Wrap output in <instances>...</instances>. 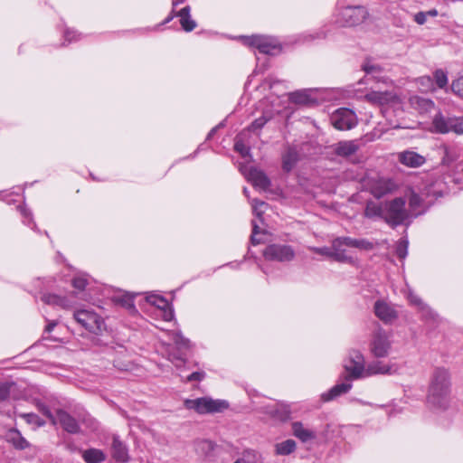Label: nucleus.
I'll return each instance as SVG.
<instances>
[{"mask_svg": "<svg viewBox=\"0 0 463 463\" xmlns=\"http://www.w3.org/2000/svg\"><path fill=\"white\" fill-rule=\"evenodd\" d=\"M234 148L243 157L250 156V148L240 140H236Z\"/></svg>", "mask_w": 463, "mask_h": 463, "instance_id": "52", "label": "nucleus"}, {"mask_svg": "<svg viewBox=\"0 0 463 463\" xmlns=\"http://www.w3.org/2000/svg\"><path fill=\"white\" fill-rule=\"evenodd\" d=\"M395 364H387L381 361H373L365 366L364 378L375 374H393L397 373Z\"/></svg>", "mask_w": 463, "mask_h": 463, "instance_id": "14", "label": "nucleus"}, {"mask_svg": "<svg viewBox=\"0 0 463 463\" xmlns=\"http://www.w3.org/2000/svg\"><path fill=\"white\" fill-rule=\"evenodd\" d=\"M450 132L457 135H463V116H455L454 123Z\"/></svg>", "mask_w": 463, "mask_h": 463, "instance_id": "49", "label": "nucleus"}, {"mask_svg": "<svg viewBox=\"0 0 463 463\" xmlns=\"http://www.w3.org/2000/svg\"><path fill=\"white\" fill-rule=\"evenodd\" d=\"M374 313L385 324L393 322L398 317L396 310L390 304L382 300L375 302Z\"/></svg>", "mask_w": 463, "mask_h": 463, "instance_id": "13", "label": "nucleus"}, {"mask_svg": "<svg viewBox=\"0 0 463 463\" xmlns=\"http://www.w3.org/2000/svg\"><path fill=\"white\" fill-rule=\"evenodd\" d=\"M65 38V42L71 43L75 40L76 31H59Z\"/></svg>", "mask_w": 463, "mask_h": 463, "instance_id": "57", "label": "nucleus"}, {"mask_svg": "<svg viewBox=\"0 0 463 463\" xmlns=\"http://www.w3.org/2000/svg\"><path fill=\"white\" fill-rule=\"evenodd\" d=\"M458 157L459 154L455 148H451L446 146H443V156L441 158V164L443 165H450L453 162L458 160Z\"/></svg>", "mask_w": 463, "mask_h": 463, "instance_id": "35", "label": "nucleus"}, {"mask_svg": "<svg viewBox=\"0 0 463 463\" xmlns=\"http://www.w3.org/2000/svg\"><path fill=\"white\" fill-rule=\"evenodd\" d=\"M74 319L82 327L93 334H99L104 328L103 319L90 310H78L73 315Z\"/></svg>", "mask_w": 463, "mask_h": 463, "instance_id": "6", "label": "nucleus"}, {"mask_svg": "<svg viewBox=\"0 0 463 463\" xmlns=\"http://www.w3.org/2000/svg\"><path fill=\"white\" fill-rule=\"evenodd\" d=\"M364 215L368 218L380 217L383 219V203L368 202L364 210Z\"/></svg>", "mask_w": 463, "mask_h": 463, "instance_id": "33", "label": "nucleus"}, {"mask_svg": "<svg viewBox=\"0 0 463 463\" xmlns=\"http://www.w3.org/2000/svg\"><path fill=\"white\" fill-rule=\"evenodd\" d=\"M391 347L392 342L386 332L378 330L374 333L370 345V350L375 357L382 358L388 356Z\"/></svg>", "mask_w": 463, "mask_h": 463, "instance_id": "10", "label": "nucleus"}, {"mask_svg": "<svg viewBox=\"0 0 463 463\" xmlns=\"http://www.w3.org/2000/svg\"><path fill=\"white\" fill-rule=\"evenodd\" d=\"M433 81L439 89L445 88L448 85L447 73L443 70H436Z\"/></svg>", "mask_w": 463, "mask_h": 463, "instance_id": "43", "label": "nucleus"}, {"mask_svg": "<svg viewBox=\"0 0 463 463\" xmlns=\"http://www.w3.org/2000/svg\"><path fill=\"white\" fill-rule=\"evenodd\" d=\"M298 159V152L293 148H288L282 156V167L286 172H289L295 166Z\"/></svg>", "mask_w": 463, "mask_h": 463, "instance_id": "26", "label": "nucleus"}, {"mask_svg": "<svg viewBox=\"0 0 463 463\" xmlns=\"http://www.w3.org/2000/svg\"><path fill=\"white\" fill-rule=\"evenodd\" d=\"M455 116L437 113L432 119V128L435 132L439 134L450 133L454 123Z\"/></svg>", "mask_w": 463, "mask_h": 463, "instance_id": "15", "label": "nucleus"}, {"mask_svg": "<svg viewBox=\"0 0 463 463\" xmlns=\"http://www.w3.org/2000/svg\"><path fill=\"white\" fill-rule=\"evenodd\" d=\"M113 457L119 461H126L128 459V450L125 445L118 439L113 438L112 441Z\"/></svg>", "mask_w": 463, "mask_h": 463, "instance_id": "32", "label": "nucleus"}, {"mask_svg": "<svg viewBox=\"0 0 463 463\" xmlns=\"http://www.w3.org/2000/svg\"><path fill=\"white\" fill-rule=\"evenodd\" d=\"M56 326H57V322H55V321L49 322L44 329V332L51 333Z\"/></svg>", "mask_w": 463, "mask_h": 463, "instance_id": "61", "label": "nucleus"}, {"mask_svg": "<svg viewBox=\"0 0 463 463\" xmlns=\"http://www.w3.org/2000/svg\"><path fill=\"white\" fill-rule=\"evenodd\" d=\"M204 377H205L204 372H203V371L202 372H194L187 376L186 382H194V381L201 382L202 380L204 379Z\"/></svg>", "mask_w": 463, "mask_h": 463, "instance_id": "54", "label": "nucleus"}, {"mask_svg": "<svg viewBox=\"0 0 463 463\" xmlns=\"http://www.w3.org/2000/svg\"><path fill=\"white\" fill-rule=\"evenodd\" d=\"M398 160L401 164L408 167L421 166L426 159L423 156L414 151H403L398 155Z\"/></svg>", "mask_w": 463, "mask_h": 463, "instance_id": "19", "label": "nucleus"}, {"mask_svg": "<svg viewBox=\"0 0 463 463\" xmlns=\"http://www.w3.org/2000/svg\"><path fill=\"white\" fill-rule=\"evenodd\" d=\"M276 454L278 455H289L296 449V442L293 439H287L275 446Z\"/></svg>", "mask_w": 463, "mask_h": 463, "instance_id": "34", "label": "nucleus"}, {"mask_svg": "<svg viewBox=\"0 0 463 463\" xmlns=\"http://www.w3.org/2000/svg\"><path fill=\"white\" fill-rule=\"evenodd\" d=\"M161 310L163 312V317L165 321H170L173 319L174 313H173V310L169 307V306L167 307H165V309H161Z\"/></svg>", "mask_w": 463, "mask_h": 463, "instance_id": "60", "label": "nucleus"}, {"mask_svg": "<svg viewBox=\"0 0 463 463\" xmlns=\"http://www.w3.org/2000/svg\"><path fill=\"white\" fill-rule=\"evenodd\" d=\"M449 395V373L445 368H436L430 379L428 402L435 407L445 408L448 405Z\"/></svg>", "mask_w": 463, "mask_h": 463, "instance_id": "1", "label": "nucleus"}, {"mask_svg": "<svg viewBox=\"0 0 463 463\" xmlns=\"http://www.w3.org/2000/svg\"><path fill=\"white\" fill-rule=\"evenodd\" d=\"M185 408L194 410L199 414L222 412L228 409L229 402L225 400H214L210 397H201L184 401Z\"/></svg>", "mask_w": 463, "mask_h": 463, "instance_id": "4", "label": "nucleus"}, {"mask_svg": "<svg viewBox=\"0 0 463 463\" xmlns=\"http://www.w3.org/2000/svg\"><path fill=\"white\" fill-rule=\"evenodd\" d=\"M290 409L288 405L286 404H278L276 409L270 412V414L277 418L279 420L285 421L290 416Z\"/></svg>", "mask_w": 463, "mask_h": 463, "instance_id": "36", "label": "nucleus"}, {"mask_svg": "<svg viewBox=\"0 0 463 463\" xmlns=\"http://www.w3.org/2000/svg\"><path fill=\"white\" fill-rule=\"evenodd\" d=\"M146 301L151 305L156 307L159 309H165L168 307V301L160 296L157 295H150L146 298Z\"/></svg>", "mask_w": 463, "mask_h": 463, "instance_id": "41", "label": "nucleus"}, {"mask_svg": "<svg viewBox=\"0 0 463 463\" xmlns=\"http://www.w3.org/2000/svg\"><path fill=\"white\" fill-rule=\"evenodd\" d=\"M86 285H87V279L84 278H75L72 280V286L80 290L84 289Z\"/></svg>", "mask_w": 463, "mask_h": 463, "instance_id": "55", "label": "nucleus"}, {"mask_svg": "<svg viewBox=\"0 0 463 463\" xmlns=\"http://www.w3.org/2000/svg\"><path fill=\"white\" fill-rule=\"evenodd\" d=\"M39 411H41L43 415H45L51 421L53 425L56 424V418H55V415H53L50 409L48 408L47 405H45L44 403L43 402H37L36 404Z\"/></svg>", "mask_w": 463, "mask_h": 463, "instance_id": "47", "label": "nucleus"}, {"mask_svg": "<svg viewBox=\"0 0 463 463\" xmlns=\"http://www.w3.org/2000/svg\"><path fill=\"white\" fill-rule=\"evenodd\" d=\"M243 463H258L260 460V455L253 449H245L241 458H240Z\"/></svg>", "mask_w": 463, "mask_h": 463, "instance_id": "42", "label": "nucleus"}, {"mask_svg": "<svg viewBox=\"0 0 463 463\" xmlns=\"http://www.w3.org/2000/svg\"><path fill=\"white\" fill-rule=\"evenodd\" d=\"M408 240L405 238L400 239L396 246V254L400 259H405L408 254Z\"/></svg>", "mask_w": 463, "mask_h": 463, "instance_id": "44", "label": "nucleus"}, {"mask_svg": "<svg viewBox=\"0 0 463 463\" xmlns=\"http://www.w3.org/2000/svg\"><path fill=\"white\" fill-rule=\"evenodd\" d=\"M288 99L291 102L300 105H307L313 101L309 95V90H301L288 94Z\"/></svg>", "mask_w": 463, "mask_h": 463, "instance_id": "25", "label": "nucleus"}, {"mask_svg": "<svg viewBox=\"0 0 463 463\" xmlns=\"http://www.w3.org/2000/svg\"><path fill=\"white\" fill-rule=\"evenodd\" d=\"M409 204L411 210L415 211L421 204V198L419 194L411 192L409 197Z\"/></svg>", "mask_w": 463, "mask_h": 463, "instance_id": "50", "label": "nucleus"}, {"mask_svg": "<svg viewBox=\"0 0 463 463\" xmlns=\"http://www.w3.org/2000/svg\"><path fill=\"white\" fill-rule=\"evenodd\" d=\"M272 118L271 113L265 112L261 117L256 118L249 127L250 131L260 129Z\"/></svg>", "mask_w": 463, "mask_h": 463, "instance_id": "38", "label": "nucleus"}, {"mask_svg": "<svg viewBox=\"0 0 463 463\" xmlns=\"http://www.w3.org/2000/svg\"><path fill=\"white\" fill-rule=\"evenodd\" d=\"M426 13H427V16H433L434 17V16H436L438 14V11L436 9H431V10L426 12Z\"/></svg>", "mask_w": 463, "mask_h": 463, "instance_id": "64", "label": "nucleus"}, {"mask_svg": "<svg viewBox=\"0 0 463 463\" xmlns=\"http://www.w3.org/2000/svg\"><path fill=\"white\" fill-rule=\"evenodd\" d=\"M55 418L56 424L60 423L67 432L75 434L80 431V426L77 420L65 411L58 410L56 411Z\"/></svg>", "mask_w": 463, "mask_h": 463, "instance_id": "16", "label": "nucleus"}, {"mask_svg": "<svg viewBox=\"0 0 463 463\" xmlns=\"http://www.w3.org/2000/svg\"><path fill=\"white\" fill-rule=\"evenodd\" d=\"M260 233V228L255 222H252V235L250 237L251 243L253 245L259 244L260 241L256 238V235Z\"/></svg>", "mask_w": 463, "mask_h": 463, "instance_id": "56", "label": "nucleus"}, {"mask_svg": "<svg viewBox=\"0 0 463 463\" xmlns=\"http://www.w3.org/2000/svg\"><path fill=\"white\" fill-rule=\"evenodd\" d=\"M200 446H202L203 449H213L212 442H210L208 440H203V441L200 442Z\"/></svg>", "mask_w": 463, "mask_h": 463, "instance_id": "62", "label": "nucleus"}, {"mask_svg": "<svg viewBox=\"0 0 463 463\" xmlns=\"http://www.w3.org/2000/svg\"><path fill=\"white\" fill-rule=\"evenodd\" d=\"M397 189V184L390 178H380L375 180L371 185V193L376 198H382L388 194H392Z\"/></svg>", "mask_w": 463, "mask_h": 463, "instance_id": "11", "label": "nucleus"}, {"mask_svg": "<svg viewBox=\"0 0 463 463\" xmlns=\"http://www.w3.org/2000/svg\"><path fill=\"white\" fill-rule=\"evenodd\" d=\"M410 106L420 114L430 113L435 108V103L430 99L418 95L409 98Z\"/></svg>", "mask_w": 463, "mask_h": 463, "instance_id": "18", "label": "nucleus"}, {"mask_svg": "<svg viewBox=\"0 0 463 463\" xmlns=\"http://www.w3.org/2000/svg\"><path fill=\"white\" fill-rule=\"evenodd\" d=\"M408 300L411 305L417 307L419 310H420L423 313L424 317H430L431 318L434 317L432 311L429 308V307L426 304L423 303V301L420 299L419 296L415 295L412 292H410L408 294Z\"/></svg>", "mask_w": 463, "mask_h": 463, "instance_id": "31", "label": "nucleus"}, {"mask_svg": "<svg viewBox=\"0 0 463 463\" xmlns=\"http://www.w3.org/2000/svg\"><path fill=\"white\" fill-rule=\"evenodd\" d=\"M246 177L248 181L253 184V186L260 189L266 190L270 185V181L267 175L257 168H250L248 171Z\"/></svg>", "mask_w": 463, "mask_h": 463, "instance_id": "20", "label": "nucleus"}, {"mask_svg": "<svg viewBox=\"0 0 463 463\" xmlns=\"http://www.w3.org/2000/svg\"><path fill=\"white\" fill-rule=\"evenodd\" d=\"M334 260L338 262L354 263V260L347 253V243L345 237H338L332 241Z\"/></svg>", "mask_w": 463, "mask_h": 463, "instance_id": "12", "label": "nucleus"}, {"mask_svg": "<svg viewBox=\"0 0 463 463\" xmlns=\"http://www.w3.org/2000/svg\"><path fill=\"white\" fill-rule=\"evenodd\" d=\"M345 26L354 27L361 25L368 18V12L363 6H346L341 13Z\"/></svg>", "mask_w": 463, "mask_h": 463, "instance_id": "9", "label": "nucleus"}, {"mask_svg": "<svg viewBox=\"0 0 463 463\" xmlns=\"http://www.w3.org/2000/svg\"><path fill=\"white\" fill-rule=\"evenodd\" d=\"M263 256L268 260L287 262L295 258V250L290 245L270 244L265 248Z\"/></svg>", "mask_w": 463, "mask_h": 463, "instance_id": "7", "label": "nucleus"}, {"mask_svg": "<svg viewBox=\"0 0 463 463\" xmlns=\"http://www.w3.org/2000/svg\"><path fill=\"white\" fill-rule=\"evenodd\" d=\"M363 69L364 71L370 74V73H374L376 71H378L380 70L379 66L377 65H374V64H371L369 62H366L364 66H363Z\"/></svg>", "mask_w": 463, "mask_h": 463, "instance_id": "59", "label": "nucleus"}, {"mask_svg": "<svg viewBox=\"0 0 463 463\" xmlns=\"http://www.w3.org/2000/svg\"><path fill=\"white\" fill-rule=\"evenodd\" d=\"M42 300L47 305L60 306L62 308L71 307L70 301L62 297L54 294H46L42 297Z\"/></svg>", "mask_w": 463, "mask_h": 463, "instance_id": "27", "label": "nucleus"}, {"mask_svg": "<svg viewBox=\"0 0 463 463\" xmlns=\"http://www.w3.org/2000/svg\"><path fill=\"white\" fill-rule=\"evenodd\" d=\"M395 98V95L391 91H377L373 90L367 93L364 99L373 104L383 105L391 102Z\"/></svg>", "mask_w": 463, "mask_h": 463, "instance_id": "21", "label": "nucleus"}, {"mask_svg": "<svg viewBox=\"0 0 463 463\" xmlns=\"http://www.w3.org/2000/svg\"><path fill=\"white\" fill-rule=\"evenodd\" d=\"M82 458L87 463H99L106 459V456L103 451L97 449L84 450Z\"/></svg>", "mask_w": 463, "mask_h": 463, "instance_id": "29", "label": "nucleus"}, {"mask_svg": "<svg viewBox=\"0 0 463 463\" xmlns=\"http://www.w3.org/2000/svg\"><path fill=\"white\" fill-rule=\"evenodd\" d=\"M352 388L351 381H346L335 384L327 392L322 394V399L325 402H329L342 394L346 393Z\"/></svg>", "mask_w": 463, "mask_h": 463, "instance_id": "22", "label": "nucleus"}, {"mask_svg": "<svg viewBox=\"0 0 463 463\" xmlns=\"http://www.w3.org/2000/svg\"><path fill=\"white\" fill-rule=\"evenodd\" d=\"M115 301L128 310L136 311L133 296L128 293L115 297Z\"/></svg>", "mask_w": 463, "mask_h": 463, "instance_id": "37", "label": "nucleus"}, {"mask_svg": "<svg viewBox=\"0 0 463 463\" xmlns=\"http://www.w3.org/2000/svg\"><path fill=\"white\" fill-rule=\"evenodd\" d=\"M308 249L311 251L315 252V253H317V254H320V255H323V256L334 259V253H333V247L332 246H331V248H329V247H321V248H318V247H309Z\"/></svg>", "mask_w": 463, "mask_h": 463, "instance_id": "48", "label": "nucleus"}, {"mask_svg": "<svg viewBox=\"0 0 463 463\" xmlns=\"http://www.w3.org/2000/svg\"><path fill=\"white\" fill-rule=\"evenodd\" d=\"M292 431L294 436L299 439L302 442H307L316 438V433L313 430L305 428L300 421L292 423Z\"/></svg>", "mask_w": 463, "mask_h": 463, "instance_id": "24", "label": "nucleus"}, {"mask_svg": "<svg viewBox=\"0 0 463 463\" xmlns=\"http://www.w3.org/2000/svg\"><path fill=\"white\" fill-rule=\"evenodd\" d=\"M324 37H325V34L323 33H316V35L310 34L308 36V38H309L308 41H313L315 39H319V38H324Z\"/></svg>", "mask_w": 463, "mask_h": 463, "instance_id": "63", "label": "nucleus"}, {"mask_svg": "<svg viewBox=\"0 0 463 463\" xmlns=\"http://www.w3.org/2000/svg\"><path fill=\"white\" fill-rule=\"evenodd\" d=\"M426 18L427 13L425 12H419L414 15V21L420 25H422L426 22Z\"/></svg>", "mask_w": 463, "mask_h": 463, "instance_id": "58", "label": "nucleus"}, {"mask_svg": "<svg viewBox=\"0 0 463 463\" xmlns=\"http://www.w3.org/2000/svg\"><path fill=\"white\" fill-rule=\"evenodd\" d=\"M405 199L402 197L383 203V220L391 226L396 227L409 218L405 208Z\"/></svg>", "mask_w": 463, "mask_h": 463, "instance_id": "3", "label": "nucleus"}, {"mask_svg": "<svg viewBox=\"0 0 463 463\" xmlns=\"http://www.w3.org/2000/svg\"><path fill=\"white\" fill-rule=\"evenodd\" d=\"M6 440L17 449H24L30 446V443L22 436L16 429H11L6 433Z\"/></svg>", "mask_w": 463, "mask_h": 463, "instance_id": "23", "label": "nucleus"}, {"mask_svg": "<svg viewBox=\"0 0 463 463\" xmlns=\"http://www.w3.org/2000/svg\"><path fill=\"white\" fill-rule=\"evenodd\" d=\"M418 84L421 91H433L435 90L433 79L430 76L419 78Z\"/></svg>", "mask_w": 463, "mask_h": 463, "instance_id": "40", "label": "nucleus"}, {"mask_svg": "<svg viewBox=\"0 0 463 463\" xmlns=\"http://www.w3.org/2000/svg\"><path fill=\"white\" fill-rule=\"evenodd\" d=\"M451 90L457 96L463 98V76L452 81Z\"/></svg>", "mask_w": 463, "mask_h": 463, "instance_id": "46", "label": "nucleus"}, {"mask_svg": "<svg viewBox=\"0 0 463 463\" xmlns=\"http://www.w3.org/2000/svg\"><path fill=\"white\" fill-rule=\"evenodd\" d=\"M332 125L338 130H348L354 128L357 124L355 113L346 108H341L335 110L331 116Z\"/></svg>", "mask_w": 463, "mask_h": 463, "instance_id": "8", "label": "nucleus"}, {"mask_svg": "<svg viewBox=\"0 0 463 463\" xmlns=\"http://www.w3.org/2000/svg\"><path fill=\"white\" fill-rule=\"evenodd\" d=\"M347 247L355 248L360 250H371L373 249L374 245L372 241H369L365 239H354L351 237H345Z\"/></svg>", "mask_w": 463, "mask_h": 463, "instance_id": "28", "label": "nucleus"}, {"mask_svg": "<svg viewBox=\"0 0 463 463\" xmlns=\"http://www.w3.org/2000/svg\"><path fill=\"white\" fill-rule=\"evenodd\" d=\"M243 45L256 48L260 52L274 55L280 52V44L279 42L269 36L262 34L240 35L236 37Z\"/></svg>", "mask_w": 463, "mask_h": 463, "instance_id": "2", "label": "nucleus"}, {"mask_svg": "<svg viewBox=\"0 0 463 463\" xmlns=\"http://www.w3.org/2000/svg\"><path fill=\"white\" fill-rule=\"evenodd\" d=\"M178 16L180 17L182 29H194L197 26L196 22L191 18L189 6L182 8L178 13Z\"/></svg>", "mask_w": 463, "mask_h": 463, "instance_id": "30", "label": "nucleus"}, {"mask_svg": "<svg viewBox=\"0 0 463 463\" xmlns=\"http://www.w3.org/2000/svg\"><path fill=\"white\" fill-rule=\"evenodd\" d=\"M360 146L356 140L340 141L332 146L334 154L341 157H348L354 155Z\"/></svg>", "mask_w": 463, "mask_h": 463, "instance_id": "17", "label": "nucleus"}, {"mask_svg": "<svg viewBox=\"0 0 463 463\" xmlns=\"http://www.w3.org/2000/svg\"><path fill=\"white\" fill-rule=\"evenodd\" d=\"M345 380L353 381L364 378L365 361L361 352L352 350L344 360Z\"/></svg>", "mask_w": 463, "mask_h": 463, "instance_id": "5", "label": "nucleus"}, {"mask_svg": "<svg viewBox=\"0 0 463 463\" xmlns=\"http://www.w3.org/2000/svg\"><path fill=\"white\" fill-rule=\"evenodd\" d=\"M175 343L179 348H188L190 346V341L181 335H176L175 336Z\"/></svg>", "mask_w": 463, "mask_h": 463, "instance_id": "53", "label": "nucleus"}, {"mask_svg": "<svg viewBox=\"0 0 463 463\" xmlns=\"http://www.w3.org/2000/svg\"><path fill=\"white\" fill-rule=\"evenodd\" d=\"M14 387L15 383L13 382L0 383V402L6 401Z\"/></svg>", "mask_w": 463, "mask_h": 463, "instance_id": "39", "label": "nucleus"}, {"mask_svg": "<svg viewBox=\"0 0 463 463\" xmlns=\"http://www.w3.org/2000/svg\"><path fill=\"white\" fill-rule=\"evenodd\" d=\"M20 416L24 418L28 423L35 424L38 427L43 426L45 424V421L35 413H23Z\"/></svg>", "mask_w": 463, "mask_h": 463, "instance_id": "45", "label": "nucleus"}, {"mask_svg": "<svg viewBox=\"0 0 463 463\" xmlns=\"http://www.w3.org/2000/svg\"><path fill=\"white\" fill-rule=\"evenodd\" d=\"M265 205H266V203L263 201H260L258 199H253L251 201L253 213L255 215H257L259 218H260L263 213V212L260 210V208Z\"/></svg>", "mask_w": 463, "mask_h": 463, "instance_id": "51", "label": "nucleus"}]
</instances>
